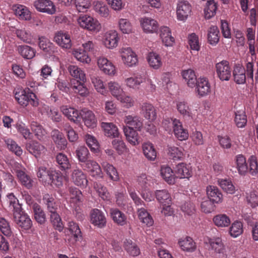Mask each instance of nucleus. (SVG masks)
I'll list each match as a JSON object with an SVG mask.
<instances>
[{"label":"nucleus","instance_id":"1","mask_svg":"<svg viewBox=\"0 0 258 258\" xmlns=\"http://www.w3.org/2000/svg\"><path fill=\"white\" fill-rule=\"evenodd\" d=\"M236 168L239 174L244 175L248 171L252 175H255L258 172L257 158L253 155L250 156L248 159V168L246 158L241 154L237 155L235 158Z\"/></svg>","mask_w":258,"mask_h":258},{"label":"nucleus","instance_id":"2","mask_svg":"<svg viewBox=\"0 0 258 258\" xmlns=\"http://www.w3.org/2000/svg\"><path fill=\"white\" fill-rule=\"evenodd\" d=\"M77 23L81 28L96 33L102 28L99 21L88 14L80 15L77 19Z\"/></svg>","mask_w":258,"mask_h":258},{"label":"nucleus","instance_id":"3","mask_svg":"<svg viewBox=\"0 0 258 258\" xmlns=\"http://www.w3.org/2000/svg\"><path fill=\"white\" fill-rule=\"evenodd\" d=\"M120 54L123 64L127 67H134L138 64V57L136 53L130 47H124L120 49Z\"/></svg>","mask_w":258,"mask_h":258},{"label":"nucleus","instance_id":"4","mask_svg":"<svg viewBox=\"0 0 258 258\" xmlns=\"http://www.w3.org/2000/svg\"><path fill=\"white\" fill-rule=\"evenodd\" d=\"M97 64L99 70L109 76H114L117 74L116 67L104 56H99L97 58Z\"/></svg>","mask_w":258,"mask_h":258},{"label":"nucleus","instance_id":"5","mask_svg":"<svg viewBox=\"0 0 258 258\" xmlns=\"http://www.w3.org/2000/svg\"><path fill=\"white\" fill-rule=\"evenodd\" d=\"M191 13V6L186 1H178L176 5V14L178 21L185 22Z\"/></svg>","mask_w":258,"mask_h":258},{"label":"nucleus","instance_id":"6","mask_svg":"<svg viewBox=\"0 0 258 258\" xmlns=\"http://www.w3.org/2000/svg\"><path fill=\"white\" fill-rule=\"evenodd\" d=\"M13 213L14 221L18 226L25 230H28L31 227L32 221L29 216L22 211V208Z\"/></svg>","mask_w":258,"mask_h":258},{"label":"nucleus","instance_id":"7","mask_svg":"<svg viewBox=\"0 0 258 258\" xmlns=\"http://www.w3.org/2000/svg\"><path fill=\"white\" fill-rule=\"evenodd\" d=\"M33 6L37 11L51 15L54 14L56 11L54 4L50 0H36L34 2Z\"/></svg>","mask_w":258,"mask_h":258},{"label":"nucleus","instance_id":"8","mask_svg":"<svg viewBox=\"0 0 258 258\" xmlns=\"http://www.w3.org/2000/svg\"><path fill=\"white\" fill-rule=\"evenodd\" d=\"M119 40L118 33L115 30H109L106 31L103 37V44L107 48L110 49L117 46Z\"/></svg>","mask_w":258,"mask_h":258},{"label":"nucleus","instance_id":"9","mask_svg":"<svg viewBox=\"0 0 258 258\" xmlns=\"http://www.w3.org/2000/svg\"><path fill=\"white\" fill-rule=\"evenodd\" d=\"M205 243L209 246V249L218 254L219 256L223 257L226 255L225 245L222 239L219 237L215 238H207Z\"/></svg>","mask_w":258,"mask_h":258},{"label":"nucleus","instance_id":"10","mask_svg":"<svg viewBox=\"0 0 258 258\" xmlns=\"http://www.w3.org/2000/svg\"><path fill=\"white\" fill-rule=\"evenodd\" d=\"M66 199L70 204V206L77 211L78 210L77 208L82 202V192L78 188L71 186L69 188V197L66 198Z\"/></svg>","mask_w":258,"mask_h":258},{"label":"nucleus","instance_id":"11","mask_svg":"<svg viewBox=\"0 0 258 258\" xmlns=\"http://www.w3.org/2000/svg\"><path fill=\"white\" fill-rule=\"evenodd\" d=\"M80 117L87 127L94 128L97 126V119L92 111L87 108L82 109L80 111Z\"/></svg>","mask_w":258,"mask_h":258},{"label":"nucleus","instance_id":"12","mask_svg":"<svg viewBox=\"0 0 258 258\" xmlns=\"http://www.w3.org/2000/svg\"><path fill=\"white\" fill-rule=\"evenodd\" d=\"M216 73L222 81H228L231 76V70L229 63L227 61L223 60L216 64Z\"/></svg>","mask_w":258,"mask_h":258},{"label":"nucleus","instance_id":"13","mask_svg":"<svg viewBox=\"0 0 258 258\" xmlns=\"http://www.w3.org/2000/svg\"><path fill=\"white\" fill-rule=\"evenodd\" d=\"M195 91L200 97L206 96L211 92V85L208 80L205 77H200L196 84Z\"/></svg>","mask_w":258,"mask_h":258},{"label":"nucleus","instance_id":"14","mask_svg":"<svg viewBox=\"0 0 258 258\" xmlns=\"http://www.w3.org/2000/svg\"><path fill=\"white\" fill-rule=\"evenodd\" d=\"M141 26L146 33H156L158 28V24L156 20L151 18L144 17L140 19Z\"/></svg>","mask_w":258,"mask_h":258},{"label":"nucleus","instance_id":"15","mask_svg":"<svg viewBox=\"0 0 258 258\" xmlns=\"http://www.w3.org/2000/svg\"><path fill=\"white\" fill-rule=\"evenodd\" d=\"M90 221L93 225L99 228L104 227L106 224V219L104 214L97 209H94L91 211Z\"/></svg>","mask_w":258,"mask_h":258},{"label":"nucleus","instance_id":"16","mask_svg":"<svg viewBox=\"0 0 258 258\" xmlns=\"http://www.w3.org/2000/svg\"><path fill=\"white\" fill-rule=\"evenodd\" d=\"M124 122L126 125L124 127H130L138 131H141L143 128V123L142 119L139 116L128 115L124 116Z\"/></svg>","mask_w":258,"mask_h":258},{"label":"nucleus","instance_id":"17","mask_svg":"<svg viewBox=\"0 0 258 258\" xmlns=\"http://www.w3.org/2000/svg\"><path fill=\"white\" fill-rule=\"evenodd\" d=\"M53 40L63 48L70 49L72 46L70 36L68 33L57 31L55 34Z\"/></svg>","mask_w":258,"mask_h":258},{"label":"nucleus","instance_id":"18","mask_svg":"<svg viewBox=\"0 0 258 258\" xmlns=\"http://www.w3.org/2000/svg\"><path fill=\"white\" fill-rule=\"evenodd\" d=\"M159 35L163 44L166 47H171L175 43V39L172 36L170 29L167 26L160 28Z\"/></svg>","mask_w":258,"mask_h":258},{"label":"nucleus","instance_id":"19","mask_svg":"<svg viewBox=\"0 0 258 258\" xmlns=\"http://www.w3.org/2000/svg\"><path fill=\"white\" fill-rule=\"evenodd\" d=\"M206 193L209 200L213 203L219 204L223 201V195L220 190L216 186L208 185Z\"/></svg>","mask_w":258,"mask_h":258},{"label":"nucleus","instance_id":"20","mask_svg":"<svg viewBox=\"0 0 258 258\" xmlns=\"http://www.w3.org/2000/svg\"><path fill=\"white\" fill-rule=\"evenodd\" d=\"M176 177L179 178H189L192 175V169L190 164L184 163L178 164L174 169Z\"/></svg>","mask_w":258,"mask_h":258},{"label":"nucleus","instance_id":"21","mask_svg":"<svg viewBox=\"0 0 258 258\" xmlns=\"http://www.w3.org/2000/svg\"><path fill=\"white\" fill-rule=\"evenodd\" d=\"M71 179L73 183L77 186L85 187L87 185L88 180L87 179L86 176L79 168L73 170L71 174Z\"/></svg>","mask_w":258,"mask_h":258},{"label":"nucleus","instance_id":"22","mask_svg":"<svg viewBox=\"0 0 258 258\" xmlns=\"http://www.w3.org/2000/svg\"><path fill=\"white\" fill-rule=\"evenodd\" d=\"M101 127L104 131V135L110 138H118L120 134L117 126L112 122H102Z\"/></svg>","mask_w":258,"mask_h":258},{"label":"nucleus","instance_id":"23","mask_svg":"<svg viewBox=\"0 0 258 258\" xmlns=\"http://www.w3.org/2000/svg\"><path fill=\"white\" fill-rule=\"evenodd\" d=\"M27 150L36 158L40 157L44 155L46 149L39 143L35 141H32L26 144Z\"/></svg>","mask_w":258,"mask_h":258},{"label":"nucleus","instance_id":"24","mask_svg":"<svg viewBox=\"0 0 258 258\" xmlns=\"http://www.w3.org/2000/svg\"><path fill=\"white\" fill-rule=\"evenodd\" d=\"M141 113L145 118L149 120L154 121L156 118V109L151 103H143L141 105Z\"/></svg>","mask_w":258,"mask_h":258},{"label":"nucleus","instance_id":"25","mask_svg":"<svg viewBox=\"0 0 258 258\" xmlns=\"http://www.w3.org/2000/svg\"><path fill=\"white\" fill-rule=\"evenodd\" d=\"M60 111L62 114L70 120L75 123H78L80 121V112L73 107L67 105H63L60 107Z\"/></svg>","mask_w":258,"mask_h":258},{"label":"nucleus","instance_id":"26","mask_svg":"<svg viewBox=\"0 0 258 258\" xmlns=\"http://www.w3.org/2000/svg\"><path fill=\"white\" fill-rule=\"evenodd\" d=\"M84 167L90 173L91 175L96 177H102V172L99 164L93 160H87L84 162Z\"/></svg>","mask_w":258,"mask_h":258},{"label":"nucleus","instance_id":"27","mask_svg":"<svg viewBox=\"0 0 258 258\" xmlns=\"http://www.w3.org/2000/svg\"><path fill=\"white\" fill-rule=\"evenodd\" d=\"M48 176L52 186L57 188L62 186L63 177L60 171L50 168L48 170Z\"/></svg>","mask_w":258,"mask_h":258},{"label":"nucleus","instance_id":"28","mask_svg":"<svg viewBox=\"0 0 258 258\" xmlns=\"http://www.w3.org/2000/svg\"><path fill=\"white\" fill-rule=\"evenodd\" d=\"M51 136L57 148L60 150L66 148L67 141L62 133L57 130H54L51 133Z\"/></svg>","mask_w":258,"mask_h":258},{"label":"nucleus","instance_id":"29","mask_svg":"<svg viewBox=\"0 0 258 258\" xmlns=\"http://www.w3.org/2000/svg\"><path fill=\"white\" fill-rule=\"evenodd\" d=\"M174 126L173 127V132L176 138L179 141H184L188 138L187 130L184 128L182 122L178 120L174 121Z\"/></svg>","mask_w":258,"mask_h":258},{"label":"nucleus","instance_id":"30","mask_svg":"<svg viewBox=\"0 0 258 258\" xmlns=\"http://www.w3.org/2000/svg\"><path fill=\"white\" fill-rule=\"evenodd\" d=\"M160 174L163 179L168 184H173L176 181V175L169 166L163 165L160 169Z\"/></svg>","mask_w":258,"mask_h":258},{"label":"nucleus","instance_id":"31","mask_svg":"<svg viewBox=\"0 0 258 258\" xmlns=\"http://www.w3.org/2000/svg\"><path fill=\"white\" fill-rule=\"evenodd\" d=\"M93 10L100 17L107 18L110 15V11L107 6L102 1H94L93 3Z\"/></svg>","mask_w":258,"mask_h":258},{"label":"nucleus","instance_id":"32","mask_svg":"<svg viewBox=\"0 0 258 258\" xmlns=\"http://www.w3.org/2000/svg\"><path fill=\"white\" fill-rule=\"evenodd\" d=\"M181 75L188 87L194 88L196 87L198 79L194 71L191 69L183 70L181 72Z\"/></svg>","mask_w":258,"mask_h":258},{"label":"nucleus","instance_id":"33","mask_svg":"<svg viewBox=\"0 0 258 258\" xmlns=\"http://www.w3.org/2000/svg\"><path fill=\"white\" fill-rule=\"evenodd\" d=\"M16 174L21 184L28 189L31 188L34 184L33 178L24 170H17Z\"/></svg>","mask_w":258,"mask_h":258},{"label":"nucleus","instance_id":"34","mask_svg":"<svg viewBox=\"0 0 258 258\" xmlns=\"http://www.w3.org/2000/svg\"><path fill=\"white\" fill-rule=\"evenodd\" d=\"M119 30L124 34H130L135 32L134 27L131 22L126 18L119 19L117 22Z\"/></svg>","mask_w":258,"mask_h":258},{"label":"nucleus","instance_id":"35","mask_svg":"<svg viewBox=\"0 0 258 258\" xmlns=\"http://www.w3.org/2000/svg\"><path fill=\"white\" fill-rule=\"evenodd\" d=\"M144 81V78L141 74H138L124 79L125 86L131 89H135Z\"/></svg>","mask_w":258,"mask_h":258},{"label":"nucleus","instance_id":"36","mask_svg":"<svg viewBox=\"0 0 258 258\" xmlns=\"http://www.w3.org/2000/svg\"><path fill=\"white\" fill-rule=\"evenodd\" d=\"M84 82L75 81V80H71V89L73 91L78 93L80 95L83 97L87 96L89 92L88 88L84 85Z\"/></svg>","mask_w":258,"mask_h":258},{"label":"nucleus","instance_id":"37","mask_svg":"<svg viewBox=\"0 0 258 258\" xmlns=\"http://www.w3.org/2000/svg\"><path fill=\"white\" fill-rule=\"evenodd\" d=\"M178 244L181 249L184 251L192 252L196 248V243L190 237L180 238L178 241Z\"/></svg>","mask_w":258,"mask_h":258},{"label":"nucleus","instance_id":"38","mask_svg":"<svg viewBox=\"0 0 258 258\" xmlns=\"http://www.w3.org/2000/svg\"><path fill=\"white\" fill-rule=\"evenodd\" d=\"M123 131L126 140L131 144L134 146L139 144V135L137 130L123 127Z\"/></svg>","mask_w":258,"mask_h":258},{"label":"nucleus","instance_id":"39","mask_svg":"<svg viewBox=\"0 0 258 258\" xmlns=\"http://www.w3.org/2000/svg\"><path fill=\"white\" fill-rule=\"evenodd\" d=\"M13 10L16 15L18 16L20 19L26 21L31 19V13L26 6L16 5L13 6Z\"/></svg>","mask_w":258,"mask_h":258},{"label":"nucleus","instance_id":"40","mask_svg":"<svg viewBox=\"0 0 258 258\" xmlns=\"http://www.w3.org/2000/svg\"><path fill=\"white\" fill-rule=\"evenodd\" d=\"M39 47L44 52L51 54L55 51L56 48L50 41L45 37H41L39 39Z\"/></svg>","mask_w":258,"mask_h":258},{"label":"nucleus","instance_id":"41","mask_svg":"<svg viewBox=\"0 0 258 258\" xmlns=\"http://www.w3.org/2000/svg\"><path fill=\"white\" fill-rule=\"evenodd\" d=\"M147 59L150 67L155 70L159 69L162 66L161 57L156 52L149 53Z\"/></svg>","mask_w":258,"mask_h":258},{"label":"nucleus","instance_id":"42","mask_svg":"<svg viewBox=\"0 0 258 258\" xmlns=\"http://www.w3.org/2000/svg\"><path fill=\"white\" fill-rule=\"evenodd\" d=\"M110 214L113 221L120 226H123L126 224V217L125 214L117 209H111Z\"/></svg>","mask_w":258,"mask_h":258},{"label":"nucleus","instance_id":"43","mask_svg":"<svg viewBox=\"0 0 258 258\" xmlns=\"http://www.w3.org/2000/svg\"><path fill=\"white\" fill-rule=\"evenodd\" d=\"M233 75L234 81L238 84H243L246 81L245 70L244 68L240 66L237 65L235 67Z\"/></svg>","mask_w":258,"mask_h":258},{"label":"nucleus","instance_id":"44","mask_svg":"<svg viewBox=\"0 0 258 258\" xmlns=\"http://www.w3.org/2000/svg\"><path fill=\"white\" fill-rule=\"evenodd\" d=\"M167 153L171 159L174 160H181L184 155L183 149L174 146H168Z\"/></svg>","mask_w":258,"mask_h":258},{"label":"nucleus","instance_id":"45","mask_svg":"<svg viewBox=\"0 0 258 258\" xmlns=\"http://www.w3.org/2000/svg\"><path fill=\"white\" fill-rule=\"evenodd\" d=\"M144 155L149 160L154 161L157 153L153 145L150 142L144 143L142 145Z\"/></svg>","mask_w":258,"mask_h":258},{"label":"nucleus","instance_id":"46","mask_svg":"<svg viewBox=\"0 0 258 258\" xmlns=\"http://www.w3.org/2000/svg\"><path fill=\"white\" fill-rule=\"evenodd\" d=\"M70 75L77 79V81L85 82L86 81L84 72L77 66L71 65L68 67Z\"/></svg>","mask_w":258,"mask_h":258},{"label":"nucleus","instance_id":"47","mask_svg":"<svg viewBox=\"0 0 258 258\" xmlns=\"http://www.w3.org/2000/svg\"><path fill=\"white\" fill-rule=\"evenodd\" d=\"M31 91L21 89L15 93V99L21 105L26 106L29 103V97Z\"/></svg>","mask_w":258,"mask_h":258},{"label":"nucleus","instance_id":"48","mask_svg":"<svg viewBox=\"0 0 258 258\" xmlns=\"http://www.w3.org/2000/svg\"><path fill=\"white\" fill-rule=\"evenodd\" d=\"M101 165L104 171L106 172L111 180L114 181L119 180L118 173L116 169L112 165L106 162H103Z\"/></svg>","mask_w":258,"mask_h":258},{"label":"nucleus","instance_id":"49","mask_svg":"<svg viewBox=\"0 0 258 258\" xmlns=\"http://www.w3.org/2000/svg\"><path fill=\"white\" fill-rule=\"evenodd\" d=\"M155 195L157 201L161 204H171V197L166 189L157 190Z\"/></svg>","mask_w":258,"mask_h":258},{"label":"nucleus","instance_id":"50","mask_svg":"<svg viewBox=\"0 0 258 258\" xmlns=\"http://www.w3.org/2000/svg\"><path fill=\"white\" fill-rule=\"evenodd\" d=\"M84 139L91 152L95 153L99 152L100 145L94 136L90 134H87L85 136Z\"/></svg>","mask_w":258,"mask_h":258},{"label":"nucleus","instance_id":"51","mask_svg":"<svg viewBox=\"0 0 258 258\" xmlns=\"http://www.w3.org/2000/svg\"><path fill=\"white\" fill-rule=\"evenodd\" d=\"M124 248L126 252L133 256H136L140 254V248L132 240L126 239L124 241Z\"/></svg>","mask_w":258,"mask_h":258},{"label":"nucleus","instance_id":"52","mask_svg":"<svg viewBox=\"0 0 258 258\" xmlns=\"http://www.w3.org/2000/svg\"><path fill=\"white\" fill-rule=\"evenodd\" d=\"M214 224L218 227H227L230 223L231 220L225 214H219L214 217L213 219Z\"/></svg>","mask_w":258,"mask_h":258},{"label":"nucleus","instance_id":"53","mask_svg":"<svg viewBox=\"0 0 258 258\" xmlns=\"http://www.w3.org/2000/svg\"><path fill=\"white\" fill-rule=\"evenodd\" d=\"M178 112L184 117H192L193 114L188 103L185 101H179L176 103Z\"/></svg>","mask_w":258,"mask_h":258},{"label":"nucleus","instance_id":"54","mask_svg":"<svg viewBox=\"0 0 258 258\" xmlns=\"http://www.w3.org/2000/svg\"><path fill=\"white\" fill-rule=\"evenodd\" d=\"M138 217L141 221L148 226H151L153 224L154 221L149 213L143 208L138 210Z\"/></svg>","mask_w":258,"mask_h":258},{"label":"nucleus","instance_id":"55","mask_svg":"<svg viewBox=\"0 0 258 258\" xmlns=\"http://www.w3.org/2000/svg\"><path fill=\"white\" fill-rule=\"evenodd\" d=\"M108 88L112 95L116 99L124 92L121 85L115 81L108 83Z\"/></svg>","mask_w":258,"mask_h":258},{"label":"nucleus","instance_id":"56","mask_svg":"<svg viewBox=\"0 0 258 258\" xmlns=\"http://www.w3.org/2000/svg\"><path fill=\"white\" fill-rule=\"evenodd\" d=\"M219 185L226 193L234 194L235 192V188L230 179H219L218 180Z\"/></svg>","mask_w":258,"mask_h":258},{"label":"nucleus","instance_id":"57","mask_svg":"<svg viewBox=\"0 0 258 258\" xmlns=\"http://www.w3.org/2000/svg\"><path fill=\"white\" fill-rule=\"evenodd\" d=\"M208 40L212 45H216L219 41V31L216 26H212L208 30Z\"/></svg>","mask_w":258,"mask_h":258},{"label":"nucleus","instance_id":"58","mask_svg":"<svg viewBox=\"0 0 258 258\" xmlns=\"http://www.w3.org/2000/svg\"><path fill=\"white\" fill-rule=\"evenodd\" d=\"M18 50L22 56L26 59H31L36 54L35 50L28 45L19 46Z\"/></svg>","mask_w":258,"mask_h":258},{"label":"nucleus","instance_id":"59","mask_svg":"<svg viewBox=\"0 0 258 258\" xmlns=\"http://www.w3.org/2000/svg\"><path fill=\"white\" fill-rule=\"evenodd\" d=\"M32 209L35 220L40 224L44 223L46 221V216L40 206L37 204L34 203L33 205Z\"/></svg>","mask_w":258,"mask_h":258},{"label":"nucleus","instance_id":"60","mask_svg":"<svg viewBox=\"0 0 258 258\" xmlns=\"http://www.w3.org/2000/svg\"><path fill=\"white\" fill-rule=\"evenodd\" d=\"M216 4L214 0H208L204 9V14L206 19H209L213 17L217 10Z\"/></svg>","mask_w":258,"mask_h":258},{"label":"nucleus","instance_id":"61","mask_svg":"<svg viewBox=\"0 0 258 258\" xmlns=\"http://www.w3.org/2000/svg\"><path fill=\"white\" fill-rule=\"evenodd\" d=\"M72 54L78 61L81 62L89 63L91 61V58L86 51L82 49H74Z\"/></svg>","mask_w":258,"mask_h":258},{"label":"nucleus","instance_id":"62","mask_svg":"<svg viewBox=\"0 0 258 258\" xmlns=\"http://www.w3.org/2000/svg\"><path fill=\"white\" fill-rule=\"evenodd\" d=\"M76 157L80 162L84 163L88 160L90 155L88 149L85 146L79 147L76 150Z\"/></svg>","mask_w":258,"mask_h":258},{"label":"nucleus","instance_id":"63","mask_svg":"<svg viewBox=\"0 0 258 258\" xmlns=\"http://www.w3.org/2000/svg\"><path fill=\"white\" fill-rule=\"evenodd\" d=\"M76 10L79 13H85L91 7V0H74Z\"/></svg>","mask_w":258,"mask_h":258},{"label":"nucleus","instance_id":"64","mask_svg":"<svg viewBox=\"0 0 258 258\" xmlns=\"http://www.w3.org/2000/svg\"><path fill=\"white\" fill-rule=\"evenodd\" d=\"M235 122L238 127H243L247 123V118L244 111L242 110L235 112Z\"/></svg>","mask_w":258,"mask_h":258}]
</instances>
